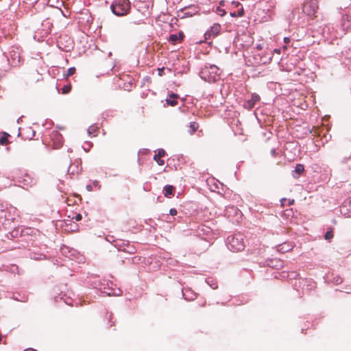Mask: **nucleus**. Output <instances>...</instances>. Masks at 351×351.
I'll use <instances>...</instances> for the list:
<instances>
[{
	"instance_id": "obj_1",
	"label": "nucleus",
	"mask_w": 351,
	"mask_h": 351,
	"mask_svg": "<svg viewBox=\"0 0 351 351\" xmlns=\"http://www.w3.org/2000/svg\"><path fill=\"white\" fill-rule=\"evenodd\" d=\"M221 70L214 64L205 65L200 71V77L208 82H217L220 79Z\"/></svg>"
},
{
	"instance_id": "obj_2",
	"label": "nucleus",
	"mask_w": 351,
	"mask_h": 351,
	"mask_svg": "<svg viewBox=\"0 0 351 351\" xmlns=\"http://www.w3.org/2000/svg\"><path fill=\"white\" fill-rule=\"evenodd\" d=\"M228 248L232 252H240L245 248L244 237L238 233L229 236L226 240Z\"/></svg>"
},
{
	"instance_id": "obj_3",
	"label": "nucleus",
	"mask_w": 351,
	"mask_h": 351,
	"mask_svg": "<svg viewBox=\"0 0 351 351\" xmlns=\"http://www.w3.org/2000/svg\"><path fill=\"white\" fill-rule=\"evenodd\" d=\"M112 12L117 16H125L130 10L129 0H114L110 5Z\"/></svg>"
},
{
	"instance_id": "obj_4",
	"label": "nucleus",
	"mask_w": 351,
	"mask_h": 351,
	"mask_svg": "<svg viewBox=\"0 0 351 351\" xmlns=\"http://www.w3.org/2000/svg\"><path fill=\"white\" fill-rule=\"evenodd\" d=\"M318 8L317 1L316 0H307L302 6L304 14L309 16H313Z\"/></svg>"
},
{
	"instance_id": "obj_5",
	"label": "nucleus",
	"mask_w": 351,
	"mask_h": 351,
	"mask_svg": "<svg viewBox=\"0 0 351 351\" xmlns=\"http://www.w3.org/2000/svg\"><path fill=\"white\" fill-rule=\"evenodd\" d=\"M261 97L260 96L256 93H252L250 96V99H246L243 106L244 108L250 110L254 108L256 104L260 101Z\"/></svg>"
},
{
	"instance_id": "obj_6",
	"label": "nucleus",
	"mask_w": 351,
	"mask_h": 351,
	"mask_svg": "<svg viewBox=\"0 0 351 351\" xmlns=\"http://www.w3.org/2000/svg\"><path fill=\"white\" fill-rule=\"evenodd\" d=\"M221 30V25L219 23H215L210 27V29L207 30L204 34V38L206 40L211 39L217 36Z\"/></svg>"
},
{
	"instance_id": "obj_7",
	"label": "nucleus",
	"mask_w": 351,
	"mask_h": 351,
	"mask_svg": "<svg viewBox=\"0 0 351 351\" xmlns=\"http://www.w3.org/2000/svg\"><path fill=\"white\" fill-rule=\"evenodd\" d=\"M51 140L54 149H59L63 145V137L58 132H53L51 134Z\"/></svg>"
},
{
	"instance_id": "obj_8",
	"label": "nucleus",
	"mask_w": 351,
	"mask_h": 351,
	"mask_svg": "<svg viewBox=\"0 0 351 351\" xmlns=\"http://www.w3.org/2000/svg\"><path fill=\"white\" fill-rule=\"evenodd\" d=\"M182 15H180L181 18L190 17L195 14L198 12L197 8L194 5L190 6L189 8H184L182 9L180 11Z\"/></svg>"
},
{
	"instance_id": "obj_9",
	"label": "nucleus",
	"mask_w": 351,
	"mask_h": 351,
	"mask_svg": "<svg viewBox=\"0 0 351 351\" xmlns=\"http://www.w3.org/2000/svg\"><path fill=\"white\" fill-rule=\"evenodd\" d=\"M9 57L11 59V64L14 66H16L20 63L21 56L20 53L18 51L14 49H12L9 52Z\"/></svg>"
},
{
	"instance_id": "obj_10",
	"label": "nucleus",
	"mask_w": 351,
	"mask_h": 351,
	"mask_svg": "<svg viewBox=\"0 0 351 351\" xmlns=\"http://www.w3.org/2000/svg\"><path fill=\"white\" fill-rule=\"evenodd\" d=\"M267 266L276 269L283 267V261L278 258H271L267 261Z\"/></svg>"
},
{
	"instance_id": "obj_11",
	"label": "nucleus",
	"mask_w": 351,
	"mask_h": 351,
	"mask_svg": "<svg viewBox=\"0 0 351 351\" xmlns=\"http://www.w3.org/2000/svg\"><path fill=\"white\" fill-rule=\"evenodd\" d=\"M341 25L343 29L351 31V16L343 14L341 18Z\"/></svg>"
},
{
	"instance_id": "obj_12",
	"label": "nucleus",
	"mask_w": 351,
	"mask_h": 351,
	"mask_svg": "<svg viewBox=\"0 0 351 351\" xmlns=\"http://www.w3.org/2000/svg\"><path fill=\"white\" fill-rule=\"evenodd\" d=\"M261 62H258V64H267L269 63L271 61L273 54L271 52H264L261 53Z\"/></svg>"
},
{
	"instance_id": "obj_13",
	"label": "nucleus",
	"mask_w": 351,
	"mask_h": 351,
	"mask_svg": "<svg viewBox=\"0 0 351 351\" xmlns=\"http://www.w3.org/2000/svg\"><path fill=\"white\" fill-rule=\"evenodd\" d=\"M293 247V245L291 243L286 242V243H283L282 244L278 245L276 247H277V251H278L279 252L285 253V252H289L291 250H292Z\"/></svg>"
},
{
	"instance_id": "obj_14",
	"label": "nucleus",
	"mask_w": 351,
	"mask_h": 351,
	"mask_svg": "<svg viewBox=\"0 0 351 351\" xmlns=\"http://www.w3.org/2000/svg\"><path fill=\"white\" fill-rule=\"evenodd\" d=\"M178 95L176 93H171L169 95V97L166 99V103L167 105L171 106H175L177 105L178 101L177 99L178 98Z\"/></svg>"
},
{
	"instance_id": "obj_15",
	"label": "nucleus",
	"mask_w": 351,
	"mask_h": 351,
	"mask_svg": "<svg viewBox=\"0 0 351 351\" xmlns=\"http://www.w3.org/2000/svg\"><path fill=\"white\" fill-rule=\"evenodd\" d=\"M165 155V152L163 149H160L157 154L154 155V159L156 161V162L159 165H163L165 164V161L161 160L160 158L163 157Z\"/></svg>"
},
{
	"instance_id": "obj_16",
	"label": "nucleus",
	"mask_w": 351,
	"mask_h": 351,
	"mask_svg": "<svg viewBox=\"0 0 351 351\" xmlns=\"http://www.w3.org/2000/svg\"><path fill=\"white\" fill-rule=\"evenodd\" d=\"M304 171V165H302V164H298L295 167V169L294 171H293V177L295 178H297L299 177V176L303 173Z\"/></svg>"
},
{
	"instance_id": "obj_17",
	"label": "nucleus",
	"mask_w": 351,
	"mask_h": 351,
	"mask_svg": "<svg viewBox=\"0 0 351 351\" xmlns=\"http://www.w3.org/2000/svg\"><path fill=\"white\" fill-rule=\"evenodd\" d=\"M174 187L171 185H166L163 189V194L167 197L173 195Z\"/></svg>"
},
{
	"instance_id": "obj_18",
	"label": "nucleus",
	"mask_w": 351,
	"mask_h": 351,
	"mask_svg": "<svg viewBox=\"0 0 351 351\" xmlns=\"http://www.w3.org/2000/svg\"><path fill=\"white\" fill-rule=\"evenodd\" d=\"M9 134L6 132H3L2 136L0 138V145H5L8 144V138Z\"/></svg>"
},
{
	"instance_id": "obj_19",
	"label": "nucleus",
	"mask_w": 351,
	"mask_h": 351,
	"mask_svg": "<svg viewBox=\"0 0 351 351\" xmlns=\"http://www.w3.org/2000/svg\"><path fill=\"white\" fill-rule=\"evenodd\" d=\"M198 123L196 122H191L189 125V132L193 134L198 128Z\"/></svg>"
},
{
	"instance_id": "obj_20",
	"label": "nucleus",
	"mask_w": 351,
	"mask_h": 351,
	"mask_svg": "<svg viewBox=\"0 0 351 351\" xmlns=\"http://www.w3.org/2000/svg\"><path fill=\"white\" fill-rule=\"evenodd\" d=\"M75 67H70L69 68L65 73H64V76L67 78L71 75H73L75 73Z\"/></svg>"
},
{
	"instance_id": "obj_21",
	"label": "nucleus",
	"mask_w": 351,
	"mask_h": 351,
	"mask_svg": "<svg viewBox=\"0 0 351 351\" xmlns=\"http://www.w3.org/2000/svg\"><path fill=\"white\" fill-rule=\"evenodd\" d=\"M181 39V35L180 34L178 36L177 34H171L169 36V41L172 42L173 43H175L178 40Z\"/></svg>"
},
{
	"instance_id": "obj_22",
	"label": "nucleus",
	"mask_w": 351,
	"mask_h": 351,
	"mask_svg": "<svg viewBox=\"0 0 351 351\" xmlns=\"http://www.w3.org/2000/svg\"><path fill=\"white\" fill-rule=\"evenodd\" d=\"M98 129V127L96 126V125H90L88 128V133L89 135L90 134H93L94 136L95 135V133L97 132Z\"/></svg>"
},
{
	"instance_id": "obj_23",
	"label": "nucleus",
	"mask_w": 351,
	"mask_h": 351,
	"mask_svg": "<svg viewBox=\"0 0 351 351\" xmlns=\"http://www.w3.org/2000/svg\"><path fill=\"white\" fill-rule=\"evenodd\" d=\"M343 282L342 278L340 276H336L332 278V280L330 279V282L334 283L335 285H339Z\"/></svg>"
},
{
	"instance_id": "obj_24",
	"label": "nucleus",
	"mask_w": 351,
	"mask_h": 351,
	"mask_svg": "<svg viewBox=\"0 0 351 351\" xmlns=\"http://www.w3.org/2000/svg\"><path fill=\"white\" fill-rule=\"evenodd\" d=\"M71 84L65 85L62 88V93L63 94H67L71 91Z\"/></svg>"
},
{
	"instance_id": "obj_25",
	"label": "nucleus",
	"mask_w": 351,
	"mask_h": 351,
	"mask_svg": "<svg viewBox=\"0 0 351 351\" xmlns=\"http://www.w3.org/2000/svg\"><path fill=\"white\" fill-rule=\"evenodd\" d=\"M74 167L75 168H73V165H70V167H69L68 171L69 172L71 171L72 174H74L75 172L78 173L79 167H77V165L75 166Z\"/></svg>"
},
{
	"instance_id": "obj_26",
	"label": "nucleus",
	"mask_w": 351,
	"mask_h": 351,
	"mask_svg": "<svg viewBox=\"0 0 351 351\" xmlns=\"http://www.w3.org/2000/svg\"><path fill=\"white\" fill-rule=\"evenodd\" d=\"M233 3H234L236 5V7H237V8H239V6H242L239 2L234 1ZM243 14H244L243 8V7H241V10H239L238 12V16H242L243 15Z\"/></svg>"
},
{
	"instance_id": "obj_27",
	"label": "nucleus",
	"mask_w": 351,
	"mask_h": 351,
	"mask_svg": "<svg viewBox=\"0 0 351 351\" xmlns=\"http://www.w3.org/2000/svg\"><path fill=\"white\" fill-rule=\"evenodd\" d=\"M309 284L306 285V288L304 287V286L302 287L303 290H309L313 287H315V282L313 281H309Z\"/></svg>"
},
{
	"instance_id": "obj_28",
	"label": "nucleus",
	"mask_w": 351,
	"mask_h": 351,
	"mask_svg": "<svg viewBox=\"0 0 351 351\" xmlns=\"http://www.w3.org/2000/svg\"><path fill=\"white\" fill-rule=\"evenodd\" d=\"M122 291L121 289H118L117 290H114L112 293H108V295H121Z\"/></svg>"
},
{
	"instance_id": "obj_29",
	"label": "nucleus",
	"mask_w": 351,
	"mask_h": 351,
	"mask_svg": "<svg viewBox=\"0 0 351 351\" xmlns=\"http://www.w3.org/2000/svg\"><path fill=\"white\" fill-rule=\"evenodd\" d=\"M261 53H258L254 56V60H255L254 64L258 65V62H261Z\"/></svg>"
},
{
	"instance_id": "obj_30",
	"label": "nucleus",
	"mask_w": 351,
	"mask_h": 351,
	"mask_svg": "<svg viewBox=\"0 0 351 351\" xmlns=\"http://www.w3.org/2000/svg\"><path fill=\"white\" fill-rule=\"evenodd\" d=\"M178 213L177 210L176 208H171L169 210V214L172 216L176 215Z\"/></svg>"
},
{
	"instance_id": "obj_31",
	"label": "nucleus",
	"mask_w": 351,
	"mask_h": 351,
	"mask_svg": "<svg viewBox=\"0 0 351 351\" xmlns=\"http://www.w3.org/2000/svg\"><path fill=\"white\" fill-rule=\"evenodd\" d=\"M82 217L80 214H77L75 216L73 217V219H75L77 221H79L82 219Z\"/></svg>"
},
{
	"instance_id": "obj_32",
	"label": "nucleus",
	"mask_w": 351,
	"mask_h": 351,
	"mask_svg": "<svg viewBox=\"0 0 351 351\" xmlns=\"http://www.w3.org/2000/svg\"><path fill=\"white\" fill-rule=\"evenodd\" d=\"M329 237H330L329 230H328L326 232V233L324 234V238L326 240H329Z\"/></svg>"
},
{
	"instance_id": "obj_33",
	"label": "nucleus",
	"mask_w": 351,
	"mask_h": 351,
	"mask_svg": "<svg viewBox=\"0 0 351 351\" xmlns=\"http://www.w3.org/2000/svg\"><path fill=\"white\" fill-rule=\"evenodd\" d=\"M271 154L273 156H276V149H272L271 150Z\"/></svg>"
},
{
	"instance_id": "obj_34",
	"label": "nucleus",
	"mask_w": 351,
	"mask_h": 351,
	"mask_svg": "<svg viewBox=\"0 0 351 351\" xmlns=\"http://www.w3.org/2000/svg\"><path fill=\"white\" fill-rule=\"evenodd\" d=\"M5 218H6L8 220H11V221H14L15 220V219H16L14 217H11V218H9L7 215H5Z\"/></svg>"
},
{
	"instance_id": "obj_35",
	"label": "nucleus",
	"mask_w": 351,
	"mask_h": 351,
	"mask_svg": "<svg viewBox=\"0 0 351 351\" xmlns=\"http://www.w3.org/2000/svg\"><path fill=\"white\" fill-rule=\"evenodd\" d=\"M287 201V199L285 198H283L281 199V203H282V205L284 206L285 205V202Z\"/></svg>"
},
{
	"instance_id": "obj_36",
	"label": "nucleus",
	"mask_w": 351,
	"mask_h": 351,
	"mask_svg": "<svg viewBox=\"0 0 351 351\" xmlns=\"http://www.w3.org/2000/svg\"><path fill=\"white\" fill-rule=\"evenodd\" d=\"M330 239L333 237V231H332V229L330 228Z\"/></svg>"
},
{
	"instance_id": "obj_37",
	"label": "nucleus",
	"mask_w": 351,
	"mask_h": 351,
	"mask_svg": "<svg viewBox=\"0 0 351 351\" xmlns=\"http://www.w3.org/2000/svg\"><path fill=\"white\" fill-rule=\"evenodd\" d=\"M256 49H259V50H261V49H263V47H262L261 45V44H259V45H258L256 46Z\"/></svg>"
},
{
	"instance_id": "obj_38",
	"label": "nucleus",
	"mask_w": 351,
	"mask_h": 351,
	"mask_svg": "<svg viewBox=\"0 0 351 351\" xmlns=\"http://www.w3.org/2000/svg\"><path fill=\"white\" fill-rule=\"evenodd\" d=\"M12 211L15 212L16 211V208H10V209L9 210V213H11Z\"/></svg>"
},
{
	"instance_id": "obj_39",
	"label": "nucleus",
	"mask_w": 351,
	"mask_h": 351,
	"mask_svg": "<svg viewBox=\"0 0 351 351\" xmlns=\"http://www.w3.org/2000/svg\"><path fill=\"white\" fill-rule=\"evenodd\" d=\"M183 296H184L185 300H190L189 298H187L186 293H183Z\"/></svg>"
},
{
	"instance_id": "obj_40",
	"label": "nucleus",
	"mask_w": 351,
	"mask_h": 351,
	"mask_svg": "<svg viewBox=\"0 0 351 351\" xmlns=\"http://www.w3.org/2000/svg\"><path fill=\"white\" fill-rule=\"evenodd\" d=\"M284 41L287 43H288V42L289 41V38H287V37H285V38H284Z\"/></svg>"
},
{
	"instance_id": "obj_41",
	"label": "nucleus",
	"mask_w": 351,
	"mask_h": 351,
	"mask_svg": "<svg viewBox=\"0 0 351 351\" xmlns=\"http://www.w3.org/2000/svg\"><path fill=\"white\" fill-rule=\"evenodd\" d=\"M86 187H87V189H88V191H91V189H92L91 186L88 185Z\"/></svg>"
},
{
	"instance_id": "obj_42",
	"label": "nucleus",
	"mask_w": 351,
	"mask_h": 351,
	"mask_svg": "<svg viewBox=\"0 0 351 351\" xmlns=\"http://www.w3.org/2000/svg\"><path fill=\"white\" fill-rule=\"evenodd\" d=\"M210 286L213 288V289H216L217 287L213 285H210Z\"/></svg>"
},
{
	"instance_id": "obj_43",
	"label": "nucleus",
	"mask_w": 351,
	"mask_h": 351,
	"mask_svg": "<svg viewBox=\"0 0 351 351\" xmlns=\"http://www.w3.org/2000/svg\"><path fill=\"white\" fill-rule=\"evenodd\" d=\"M25 351H36V350L34 349H27Z\"/></svg>"
},
{
	"instance_id": "obj_44",
	"label": "nucleus",
	"mask_w": 351,
	"mask_h": 351,
	"mask_svg": "<svg viewBox=\"0 0 351 351\" xmlns=\"http://www.w3.org/2000/svg\"><path fill=\"white\" fill-rule=\"evenodd\" d=\"M162 71H163V68H162L160 71H159V75H162V73H162Z\"/></svg>"
},
{
	"instance_id": "obj_45",
	"label": "nucleus",
	"mask_w": 351,
	"mask_h": 351,
	"mask_svg": "<svg viewBox=\"0 0 351 351\" xmlns=\"http://www.w3.org/2000/svg\"><path fill=\"white\" fill-rule=\"evenodd\" d=\"M231 16H237V14L234 12V13H231Z\"/></svg>"
},
{
	"instance_id": "obj_46",
	"label": "nucleus",
	"mask_w": 351,
	"mask_h": 351,
	"mask_svg": "<svg viewBox=\"0 0 351 351\" xmlns=\"http://www.w3.org/2000/svg\"><path fill=\"white\" fill-rule=\"evenodd\" d=\"M274 51L276 52V53H280V50L279 49H275Z\"/></svg>"
},
{
	"instance_id": "obj_47",
	"label": "nucleus",
	"mask_w": 351,
	"mask_h": 351,
	"mask_svg": "<svg viewBox=\"0 0 351 351\" xmlns=\"http://www.w3.org/2000/svg\"><path fill=\"white\" fill-rule=\"evenodd\" d=\"M294 200L289 201V205L292 204L293 203Z\"/></svg>"
},
{
	"instance_id": "obj_48",
	"label": "nucleus",
	"mask_w": 351,
	"mask_h": 351,
	"mask_svg": "<svg viewBox=\"0 0 351 351\" xmlns=\"http://www.w3.org/2000/svg\"><path fill=\"white\" fill-rule=\"evenodd\" d=\"M207 282H208V284H209V285H215V284H214L213 282H211V284H210V283L208 282V281Z\"/></svg>"
},
{
	"instance_id": "obj_49",
	"label": "nucleus",
	"mask_w": 351,
	"mask_h": 351,
	"mask_svg": "<svg viewBox=\"0 0 351 351\" xmlns=\"http://www.w3.org/2000/svg\"><path fill=\"white\" fill-rule=\"evenodd\" d=\"M2 340V336L0 334V341Z\"/></svg>"
},
{
	"instance_id": "obj_50",
	"label": "nucleus",
	"mask_w": 351,
	"mask_h": 351,
	"mask_svg": "<svg viewBox=\"0 0 351 351\" xmlns=\"http://www.w3.org/2000/svg\"><path fill=\"white\" fill-rule=\"evenodd\" d=\"M349 203H350V206H351V199H350Z\"/></svg>"
}]
</instances>
